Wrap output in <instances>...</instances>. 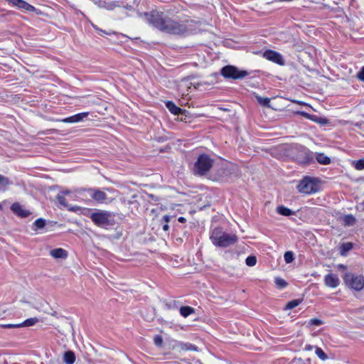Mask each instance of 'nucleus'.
I'll return each instance as SVG.
<instances>
[{
	"mask_svg": "<svg viewBox=\"0 0 364 364\" xmlns=\"http://www.w3.org/2000/svg\"><path fill=\"white\" fill-rule=\"evenodd\" d=\"M145 16L150 24L161 31L178 35L184 33L187 31V26L185 23L164 16L162 12L153 11L149 14L146 13Z\"/></svg>",
	"mask_w": 364,
	"mask_h": 364,
	"instance_id": "nucleus-1",
	"label": "nucleus"
},
{
	"mask_svg": "<svg viewBox=\"0 0 364 364\" xmlns=\"http://www.w3.org/2000/svg\"><path fill=\"white\" fill-rule=\"evenodd\" d=\"M210 240L215 246L226 247L235 244L237 241V237L234 234L226 233L221 228H217L212 231Z\"/></svg>",
	"mask_w": 364,
	"mask_h": 364,
	"instance_id": "nucleus-2",
	"label": "nucleus"
},
{
	"mask_svg": "<svg viewBox=\"0 0 364 364\" xmlns=\"http://www.w3.org/2000/svg\"><path fill=\"white\" fill-rule=\"evenodd\" d=\"M213 160L207 154H200L193 166V173L198 176H205L212 168Z\"/></svg>",
	"mask_w": 364,
	"mask_h": 364,
	"instance_id": "nucleus-3",
	"label": "nucleus"
},
{
	"mask_svg": "<svg viewBox=\"0 0 364 364\" xmlns=\"http://www.w3.org/2000/svg\"><path fill=\"white\" fill-rule=\"evenodd\" d=\"M296 188L299 193L304 194L314 193L319 190L316 179L309 176H306L301 180Z\"/></svg>",
	"mask_w": 364,
	"mask_h": 364,
	"instance_id": "nucleus-4",
	"label": "nucleus"
},
{
	"mask_svg": "<svg viewBox=\"0 0 364 364\" xmlns=\"http://www.w3.org/2000/svg\"><path fill=\"white\" fill-rule=\"evenodd\" d=\"M343 279L346 284L355 291H360L364 288V277L363 275L348 272L344 275Z\"/></svg>",
	"mask_w": 364,
	"mask_h": 364,
	"instance_id": "nucleus-5",
	"label": "nucleus"
},
{
	"mask_svg": "<svg viewBox=\"0 0 364 364\" xmlns=\"http://www.w3.org/2000/svg\"><path fill=\"white\" fill-rule=\"evenodd\" d=\"M113 215L112 213L109 211L97 210L91 214L90 218L95 225L100 227H104L105 225H109L112 224L110 220V218Z\"/></svg>",
	"mask_w": 364,
	"mask_h": 364,
	"instance_id": "nucleus-6",
	"label": "nucleus"
},
{
	"mask_svg": "<svg viewBox=\"0 0 364 364\" xmlns=\"http://www.w3.org/2000/svg\"><path fill=\"white\" fill-rule=\"evenodd\" d=\"M220 73L225 78L233 80L242 79L248 75L246 70H240L237 68L232 65L223 67L220 70Z\"/></svg>",
	"mask_w": 364,
	"mask_h": 364,
	"instance_id": "nucleus-7",
	"label": "nucleus"
},
{
	"mask_svg": "<svg viewBox=\"0 0 364 364\" xmlns=\"http://www.w3.org/2000/svg\"><path fill=\"white\" fill-rule=\"evenodd\" d=\"M166 107L174 115L181 116V118L178 117L181 122H187L186 118L189 114L188 111L178 107L172 101H167Z\"/></svg>",
	"mask_w": 364,
	"mask_h": 364,
	"instance_id": "nucleus-8",
	"label": "nucleus"
},
{
	"mask_svg": "<svg viewBox=\"0 0 364 364\" xmlns=\"http://www.w3.org/2000/svg\"><path fill=\"white\" fill-rule=\"evenodd\" d=\"M263 56L266 59L271 60L274 63H276L279 65H282L284 64V60L282 55L274 50H267L264 52Z\"/></svg>",
	"mask_w": 364,
	"mask_h": 364,
	"instance_id": "nucleus-9",
	"label": "nucleus"
},
{
	"mask_svg": "<svg viewBox=\"0 0 364 364\" xmlns=\"http://www.w3.org/2000/svg\"><path fill=\"white\" fill-rule=\"evenodd\" d=\"M11 210L16 215L22 218H26L31 214V211L24 209L23 206L18 202H15L11 205Z\"/></svg>",
	"mask_w": 364,
	"mask_h": 364,
	"instance_id": "nucleus-10",
	"label": "nucleus"
},
{
	"mask_svg": "<svg viewBox=\"0 0 364 364\" xmlns=\"http://www.w3.org/2000/svg\"><path fill=\"white\" fill-rule=\"evenodd\" d=\"M85 191L93 200L98 203H104L107 198L105 192L98 189L89 188Z\"/></svg>",
	"mask_w": 364,
	"mask_h": 364,
	"instance_id": "nucleus-11",
	"label": "nucleus"
},
{
	"mask_svg": "<svg viewBox=\"0 0 364 364\" xmlns=\"http://www.w3.org/2000/svg\"><path fill=\"white\" fill-rule=\"evenodd\" d=\"M9 4L18 9H24L28 11H35L36 9L32 5L23 0H6Z\"/></svg>",
	"mask_w": 364,
	"mask_h": 364,
	"instance_id": "nucleus-12",
	"label": "nucleus"
},
{
	"mask_svg": "<svg viewBox=\"0 0 364 364\" xmlns=\"http://www.w3.org/2000/svg\"><path fill=\"white\" fill-rule=\"evenodd\" d=\"M324 284L328 287L336 288L340 284V280L336 274L330 273L324 277Z\"/></svg>",
	"mask_w": 364,
	"mask_h": 364,
	"instance_id": "nucleus-13",
	"label": "nucleus"
},
{
	"mask_svg": "<svg viewBox=\"0 0 364 364\" xmlns=\"http://www.w3.org/2000/svg\"><path fill=\"white\" fill-rule=\"evenodd\" d=\"M88 112H82L70 117L64 118L60 121L65 123H76L83 120L85 117L88 116Z\"/></svg>",
	"mask_w": 364,
	"mask_h": 364,
	"instance_id": "nucleus-14",
	"label": "nucleus"
},
{
	"mask_svg": "<svg viewBox=\"0 0 364 364\" xmlns=\"http://www.w3.org/2000/svg\"><path fill=\"white\" fill-rule=\"evenodd\" d=\"M175 348L179 351H198V347L190 343L178 342Z\"/></svg>",
	"mask_w": 364,
	"mask_h": 364,
	"instance_id": "nucleus-15",
	"label": "nucleus"
},
{
	"mask_svg": "<svg viewBox=\"0 0 364 364\" xmlns=\"http://www.w3.org/2000/svg\"><path fill=\"white\" fill-rule=\"evenodd\" d=\"M50 255L55 259H66L68 252L63 248H55L50 252Z\"/></svg>",
	"mask_w": 364,
	"mask_h": 364,
	"instance_id": "nucleus-16",
	"label": "nucleus"
},
{
	"mask_svg": "<svg viewBox=\"0 0 364 364\" xmlns=\"http://www.w3.org/2000/svg\"><path fill=\"white\" fill-rule=\"evenodd\" d=\"M56 200L60 205L64 208H67L69 210L76 211L77 210L80 209V207L78 206L70 207L66 201L65 196L62 194H58L56 196Z\"/></svg>",
	"mask_w": 364,
	"mask_h": 364,
	"instance_id": "nucleus-17",
	"label": "nucleus"
},
{
	"mask_svg": "<svg viewBox=\"0 0 364 364\" xmlns=\"http://www.w3.org/2000/svg\"><path fill=\"white\" fill-rule=\"evenodd\" d=\"M75 360V354L72 350H67L63 355V361L65 364H73Z\"/></svg>",
	"mask_w": 364,
	"mask_h": 364,
	"instance_id": "nucleus-18",
	"label": "nucleus"
},
{
	"mask_svg": "<svg viewBox=\"0 0 364 364\" xmlns=\"http://www.w3.org/2000/svg\"><path fill=\"white\" fill-rule=\"evenodd\" d=\"M316 159L319 164L323 165H328L331 163V159L323 153H316Z\"/></svg>",
	"mask_w": 364,
	"mask_h": 364,
	"instance_id": "nucleus-19",
	"label": "nucleus"
},
{
	"mask_svg": "<svg viewBox=\"0 0 364 364\" xmlns=\"http://www.w3.org/2000/svg\"><path fill=\"white\" fill-rule=\"evenodd\" d=\"M194 312L195 309L193 307L188 306H184L180 308V314L183 317H188Z\"/></svg>",
	"mask_w": 364,
	"mask_h": 364,
	"instance_id": "nucleus-20",
	"label": "nucleus"
},
{
	"mask_svg": "<svg viewBox=\"0 0 364 364\" xmlns=\"http://www.w3.org/2000/svg\"><path fill=\"white\" fill-rule=\"evenodd\" d=\"M46 220L38 218L33 223L32 229L34 231H37L38 230L43 229L46 226Z\"/></svg>",
	"mask_w": 364,
	"mask_h": 364,
	"instance_id": "nucleus-21",
	"label": "nucleus"
},
{
	"mask_svg": "<svg viewBox=\"0 0 364 364\" xmlns=\"http://www.w3.org/2000/svg\"><path fill=\"white\" fill-rule=\"evenodd\" d=\"M277 212L279 214H280L282 215H284V216H289L293 214V211L291 210H290L289 208H286L283 205L278 206L277 208Z\"/></svg>",
	"mask_w": 364,
	"mask_h": 364,
	"instance_id": "nucleus-22",
	"label": "nucleus"
},
{
	"mask_svg": "<svg viewBox=\"0 0 364 364\" xmlns=\"http://www.w3.org/2000/svg\"><path fill=\"white\" fill-rule=\"evenodd\" d=\"M355 218L353 215H346L343 218V222L345 225L351 226L355 223Z\"/></svg>",
	"mask_w": 364,
	"mask_h": 364,
	"instance_id": "nucleus-23",
	"label": "nucleus"
},
{
	"mask_svg": "<svg viewBox=\"0 0 364 364\" xmlns=\"http://www.w3.org/2000/svg\"><path fill=\"white\" fill-rule=\"evenodd\" d=\"M38 321V319L37 318H31L28 319H26L22 323H19V325H21V327H28V326H32L35 325Z\"/></svg>",
	"mask_w": 364,
	"mask_h": 364,
	"instance_id": "nucleus-24",
	"label": "nucleus"
},
{
	"mask_svg": "<svg viewBox=\"0 0 364 364\" xmlns=\"http://www.w3.org/2000/svg\"><path fill=\"white\" fill-rule=\"evenodd\" d=\"M9 183L8 178L0 175V191H5Z\"/></svg>",
	"mask_w": 364,
	"mask_h": 364,
	"instance_id": "nucleus-25",
	"label": "nucleus"
},
{
	"mask_svg": "<svg viewBox=\"0 0 364 364\" xmlns=\"http://www.w3.org/2000/svg\"><path fill=\"white\" fill-rule=\"evenodd\" d=\"M311 120H312L316 123H318L321 125H326L328 123V120L327 119L320 117L316 115H312V117H311Z\"/></svg>",
	"mask_w": 364,
	"mask_h": 364,
	"instance_id": "nucleus-26",
	"label": "nucleus"
},
{
	"mask_svg": "<svg viewBox=\"0 0 364 364\" xmlns=\"http://www.w3.org/2000/svg\"><path fill=\"white\" fill-rule=\"evenodd\" d=\"M301 299H294L289 301L286 305L285 309H292L296 307L301 303Z\"/></svg>",
	"mask_w": 364,
	"mask_h": 364,
	"instance_id": "nucleus-27",
	"label": "nucleus"
},
{
	"mask_svg": "<svg viewBox=\"0 0 364 364\" xmlns=\"http://www.w3.org/2000/svg\"><path fill=\"white\" fill-rule=\"evenodd\" d=\"M257 102L259 105L269 107H270V99L268 97H262L260 96H257Z\"/></svg>",
	"mask_w": 364,
	"mask_h": 364,
	"instance_id": "nucleus-28",
	"label": "nucleus"
},
{
	"mask_svg": "<svg viewBox=\"0 0 364 364\" xmlns=\"http://www.w3.org/2000/svg\"><path fill=\"white\" fill-rule=\"evenodd\" d=\"M275 284L279 289H284L287 286V282L280 277L275 278Z\"/></svg>",
	"mask_w": 364,
	"mask_h": 364,
	"instance_id": "nucleus-29",
	"label": "nucleus"
},
{
	"mask_svg": "<svg viewBox=\"0 0 364 364\" xmlns=\"http://www.w3.org/2000/svg\"><path fill=\"white\" fill-rule=\"evenodd\" d=\"M352 247H353V245L350 242H346V243L342 244L341 247V254L342 255H344L346 252L352 249Z\"/></svg>",
	"mask_w": 364,
	"mask_h": 364,
	"instance_id": "nucleus-30",
	"label": "nucleus"
},
{
	"mask_svg": "<svg viewBox=\"0 0 364 364\" xmlns=\"http://www.w3.org/2000/svg\"><path fill=\"white\" fill-rule=\"evenodd\" d=\"M316 354L322 360H326L328 358L327 355L323 352V350L321 348H316Z\"/></svg>",
	"mask_w": 364,
	"mask_h": 364,
	"instance_id": "nucleus-31",
	"label": "nucleus"
},
{
	"mask_svg": "<svg viewBox=\"0 0 364 364\" xmlns=\"http://www.w3.org/2000/svg\"><path fill=\"white\" fill-rule=\"evenodd\" d=\"M284 258L286 263L289 264L292 262L294 259L293 252L290 251L286 252Z\"/></svg>",
	"mask_w": 364,
	"mask_h": 364,
	"instance_id": "nucleus-32",
	"label": "nucleus"
},
{
	"mask_svg": "<svg viewBox=\"0 0 364 364\" xmlns=\"http://www.w3.org/2000/svg\"><path fill=\"white\" fill-rule=\"evenodd\" d=\"M245 263L249 267H253L257 263V258L255 256H249L246 258Z\"/></svg>",
	"mask_w": 364,
	"mask_h": 364,
	"instance_id": "nucleus-33",
	"label": "nucleus"
},
{
	"mask_svg": "<svg viewBox=\"0 0 364 364\" xmlns=\"http://www.w3.org/2000/svg\"><path fill=\"white\" fill-rule=\"evenodd\" d=\"M170 219H171V216L168 215H165L162 218V220L165 222V224L162 227L163 230H164L165 232H166L169 230V226H168V223H169Z\"/></svg>",
	"mask_w": 364,
	"mask_h": 364,
	"instance_id": "nucleus-34",
	"label": "nucleus"
},
{
	"mask_svg": "<svg viewBox=\"0 0 364 364\" xmlns=\"http://www.w3.org/2000/svg\"><path fill=\"white\" fill-rule=\"evenodd\" d=\"M323 323V321L319 318H311L309 321V324L311 326H320Z\"/></svg>",
	"mask_w": 364,
	"mask_h": 364,
	"instance_id": "nucleus-35",
	"label": "nucleus"
},
{
	"mask_svg": "<svg viewBox=\"0 0 364 364\" xmlns=\"http://www.w3.org/2000/svg\"><path fill=\"white\" fill-rule=\"evenodd\" d=\"M354 163V166L357 170L364 169V159H360L357 161H355Z\"/></svg>",
	"mask_w": 364,
	"mask_h": 364,
	"instance_id": "nucleus-36",
	"label": "nucleus"
},
{
	"mask_svg": "<svg viewBox=\"0 0 364 364\" xmlns=\"http://www.w3.org/2000/svg\"><path fill=\"white\" fill-rule=\"evenodd\" d=\"M154 342L156 346L161 347L163 344V338L161 336L157 335L154 337Z\"/></svg>",
	"mask_w": 364,
	"mask_h": 364,
	"instance_id": "nucleus-37",
	"label": "nucleus"
},
{
	"mask_svg": "<svg viewBox=\"0 0 364 364\" xmlns=\"http://www.w3.org/2000/svg\"><path fill=\"white\" fill-rule=\"evenodd\" d=\"M4 328H21V325L19 323H8V324H1L0 325Z\"/></svg>",
	"mask_w": 364,
	"mask_h": 364,
	"instance_id": "nucleus-38",
	"label": "nucleus"
},
{
	"mask_svg": "<svg viewBox=\"0 0 364 364\" xmlns=\"http://www.w3.org/2000/svg\"><path fill=\"white\" fill-rule=\"evenodd\" d=\"M357 77L359 80L364 81V66L362 68L361 70L358 73Z\"/></svg>",
	"mask_w": 364,
	"mask_h": 364,
	"instance_id": "nucleus-39",
	"label": "nucleus"
},
{
	"mask_svg": "<svg viewBox=\"0 0 364 364\" xmlns=\"http://www.w3.org/2000/svg\"><path fill=\"white\" fill-rule=\"evenodd\" d=\"M296 114H300L301 116H304V117H306V118H308L309 119H311V117H312L311 114H308V113H306L305 112H301V111L297 112Z\"/></svg>",
	"mask_w": 364,
	"mask_h": 364,
	"instance_id": "nucleus-40",
	"label": "nucleus"
},
{
	"mask_svg": "<svg viewBox=\"0 0 364 364\" xmlns=\"http://www.w3.org/2000/svg\"><path fill=\"white\" fill-rule=\"evenodd\" d=\"M291 102H294V103H296V104H299V105H305L306 103L301 102V101H297V100H291Z\"/></svg>",
	"mask_w": 364,
	"mask_h": 364,
	"instance_id": "nucleus-41",
	"label": "nucleus"
},
{
	"mask_svg": "<svg viewBox=\"0 0 364 364\" xmlns=\"http://www.w3.org/2000/svg\"><path fill=\"white\" fill-rule=\"evenodd\" d=\"M70 191H68V190H66V191H62L60 194H62L65 196V195H68V194H70Z\"/></svg>",
	"mask_w": 364,
	"mask_h": 364,
	"instance_id": "nucleus-42",
	"label": "nucleus"
},
{
	"mask_svg": "<svg viewBox=\"0 0 364 364\" xmlns=\"http://www.w3.org/2000/svg\"><path fill=\"white\" fill-rule=\"evenodd\" d=\"M178 222H180V223H184V222H186V218H183V217H180V218H178Z\"/></svg>",
	"mask_w": 364,
	"mask_h": 364,
	"instance_id": "nucleus-43",
	"label": "nucleus"
},
{
	"mask_svg": "<svg viewBox=\"0 0 364 364\" xmlns=\"http://www.w3.org/2000/svg\"><path fill=\"white\" fill-rule=\"evenodd\" d=\"M338 267H339V268H342V269H346V267L345 265H343V264H339Z\"/></svg>",
	"mask_w": 364,
	"mask_h": 364,
	"instance_id": "nucleus-44",
	"label": "nucleus"
},
{
	"mask_svg": "<svg viewBox=\"0 0 364 364\" xmlns=\"http://www.w3.org/2000/svg\"><path fill=\"white\" fill-rule=\"evenodd\" d=\"M306 350H311V349H312V346H306Z\"/></svg>",
	"mask_w": 364,
	"mask_h": 364,
	"instance_id": "nucleus-45",
	"label": "nucleus"
},
{
	"mask_svg": "<svg viewBox=\"0 0 364 364\" xmlns=\"http://www.w3.org/2000/svg\"><path fill=\"white\" fill-rule=\"evenodd\" d=\"M2 209V205L0 203V210Z\"/></svg>",
	"mask_w": 364,
	"mask_h": 364,
	"instance_id": "nucleus-46",
	"label": "nucleus"
},
{
	"mask_svg": "<svg viewBox=\"0 0 364 364\" xmlns=\"http://www.w3.org/2000/svg\"><path fill=\"white\" fill-rule=\"evenodd\" d=\"M99 31H100V32H102V33H105V31H102V30H99Z\"/></svg>",
	"mask_w": 364,
	"mask_h": 364,
	"instance_id": "nucleus-47",
	"label": "nucleus"
}]
</instances>
